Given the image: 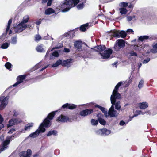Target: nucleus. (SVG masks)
<instances>
[{"mask_svg":"<svg viewBox=\"0 0 157 157\" xmlns=\"http://www.w3.org/2000/svg\"><path fill=\"white\" fill-rule=\"evenodd\" d=\"M56 111H54L50 113L47 116V117L46 118L40 125L39 127V129L36 130L34 132L30 134L29 137L32 138H35L36 137L40 132H43L45 130V129L44 127H48L50 123V121L48 119L50 120L52 119L54 115H55V112Z\"/></svg>","mask_w":157,"mask_h":157,"instance_id":"obj_1","label":"nucleus"},{"mask_svg":"<svg viewBox=\"0 0 157 157\" xmlns=\"http://www.w3.org/2000/svg\"><path fill=\"white\" fill-rule=\"evenodd\" d=\"M79 0H66L59 6V9L63 13L68 11L79 2Z\"/></svg>","mask_w":157,"mask_h":157,"instance_id":"obj_2","label":"nucleus"},{"mask_svg":"<svg viewBox=\"0 0 157 157\" xmlns=\"http://www.w3.org/2000/svg\"><path fill=\"white\" fill-rule=\"evenodd\" d=\"M95 48L98 49L97 51L100 52L99 54L103 59L109 58L112 53V50L111 49L105 50L106 47L105 45H100Z\"/></svg>","mask_w":157,"mask_h":157,"instance_id":"obj_3","label":"nucleus"},{"mask_svg":"<svg viewBox=\"0 0 157 157\" xmlns=\"http://www.w3.org/2000/svg\"><path fill=\"white\" fill-rule=\"evenodd\" d=\"M29 18L28 15L25 16L21 22L18 24L14 27V31L16 33H19L24 30L28 25L26 23L28 22Z\"/></svg>","mask_w":157,"mask_h":157,"instance_id":"obj_4","label":"nucleus"},{"mask_svg":"<svg viewBox=\"0 0 157 157\" xmlns=\"http://www.w3.org/2000/svg\"><path fill=\"white\" fill-rule=\"evenodd\" d=\"M82 42L80 40L76 41L74 42V46L78 51H79L80 50L82 52H83L85 54H86L87 53H89L88 50V47L86 43H85L86 47L84 48L83 49H82Z\"/></svg>","mask_w":157,"mask_h":157,"instance_id":"obj_5","label":"nucleus"},{"mask_svg":"<svg viewBox=\"0 0 157 157\" xmlns=\"http://www.w3.org/2000/svg\"><path fill=\"white\" fill-rule=\"evenodd\" d=\"M122 83L121 82H119L115 86L114 89L112 94L111 96V99L112 102L113 101V100L115 97L117 98H121V96L120 94L117 92L118 90L119 87L121 85Z\"/></svg>","mask_w":157,"mask_h":157,"instance_id":"obj_6","label":"nucleus"},{"mask_svg":"<svg viewBox=\"0 0 157 157\" xmlns=\"http://www.w3.org/2000/svg\"><path fill=\"white\" fill-rule=\"evenodd\" d=\"M110 35L114 37H121L122 38H124L126 36V33L124 31H117V30L111 31L109 33Z\"/></svg>","mask_w":157,"mask_h":157,"instance_id":"obj_7","label":"nucleus"},{"mask_svg":"<svg viewBox=\"0 0 157 157\" xmlns=\"http://www.w3.org/2000/svg\"><path fill=\"white\" fill-rule=\"evenodd\" d=\"M9 98V96L5 97L2 95L0 97V101L1 102L0 105V110L3 109L6 107L8 104Z\"/></svg>","mask_w":157,"mask_h":157,"instance_id":"obj_8","label":"nucleus"},{"mask_svg":"<svg viewBox=\"0 0 157 157\" xmlns=\"http://www.w3.org/2000/svg\"><path fill=\"white\" fill-rule=\"evenodd\" d=\"M119 113L114 109L113 105H112L111 107L109 109L108 112L107 113L106 117H107L109 116L111 117H114L117 116Z\"/></svg>","mask_w":157,"mask_h":157,"instance_id":"obj_9","label":"nucleus"},{"mask_svg":"<svg viewBox=\"0 0 157 157\" xmlns=\"http://www.w3.org/2000/svg\"><path fill=\"white\" fill-rule=\"evenodd\" d=\"M12 137L7 136L6 140L3 142L2 147L0 149V153L8 148L7 145L9 144Z\"/></svg>","mask_w":157,"mask_h":157,"instance_id":"obj_10","label":"nucleus"},{"mask_svg":"<svg viewBox=\"0 0 157 157\" xmlns=\"http://www.w3.org/2000/svg\"><path fill=\"white\" fill-rule=\"evenodd\" d=\"M21 122V120L19 119L13 118L9 121L8 124H7V127H9L12 126L15 124H17Z\"/></svg>","mask_w":157,"mask_h":157,"instance_id":"obj_11","label":"nucleus"},{"mask_svg":"<svg viewBox=\"0 0 157 157\" xmlns=\"http://www.w3.org/2000/svg\"><path fill=\"white\" fill-rule=\"evenodd\" d=\"M117 44H116L114 45V48L117 51H119V48L117 47V46L121 48H123L125 46L124 41L122 39L118 40L117 41Z\"/></svg>","mask_w":157,"mask_h":157,"instance_id":"obj_12","label":"nucleus"},{"mask_svg":"<svg viewBox=\"0 0 157 157\" xmlns=\"http://www.w3.org/2000/svg\"><path fill=\"white\" fill-rule=\"evenodd\" d=\"M25 77L26 76L25 75L18 76L17 78V82L13 85V86H16L19 84L22 83L25 79Z\"/></svg>","mask_w":157,"mask_h":157,"instance_id":"obj_13","label":"nucleus"},{"mask_svg":"<svg viewBox=\"0 0 157 157\" xmlns=\"http://www.w3.org/2000/svg\"><path fill=\"white\" fill-rule=\"evenodd\" d=\"M114 98L113 100V101L112 102L111 99H110L112 105H114L115 106V109L118 110L120 111L121 108V105H120V102L119 101L116 102V100L120 99V98H117L116 97Z\"/></svg>","mask_w":157,"mask_h":157,"instance_id":"obj_14","label":"nucleus"},{"mask_svg":"<svg viewBox=\"0 0 157 157\" xmlns=\"http://www.w3.org/2000/svg\"><path fill=\"white\" fill-rule=\"evenodd\" d=\"M93 112V110L90 109H86L81 111L79 115L82 117H85L89 115Z\"/></svg>","mask_w":157,"mask_h":157,"instance_id":"obj_15","label":"nucleus"},{"mask_svg":"<svg viewBox=\"0 0 157 157\" xmlns=\"http://www.w3.org/2000/svg\"><path fill=\"white\" fill-rule=\"evenodd\" d=\"M32 154V151L30 149H28L26 151H22L19 153L20 157H30Z\"/></svg>","mask_w":157,"mask_h":157,"instance_id":"obj_16","label":"nucleus"},{"mask_svg":"<svg viewBox=\"0 0 157 157\" xmlns=\"http://www.w3.org/2000/svg\"><path fill=\"white\" fill-rule=\"evenodd\" d=\"M57 121H60L62 122L71 121L66 116L61 115L59 116L57 120Z\"/></svg>","mask_w":157,"mask_h":157,"instance_id":"obj_17","label":"nucleus"},{"mask_svg":"<svg viewBox=\"0 0 157 157\" xmlns=\"http://www.w3.org/2000/svg\"><path fill=\"white\" fill-rule=\"evenodd\" d=\"M76 107V105L74 104L66 103L63 105L62 108H67L69 109H72Z\"/></svg>","mask_w":157,"mask_h":157,"instance_id":"obj_18","label":"nucleus"},{"mask_svg":"<svg viewBox=\"0 0 157 157\" xmlns=\"http://www.w3.org/2000/svg\"><path fill=\"white\" fill-rule=\"evenodd\" d=\"M72 60L71 59H67L62 61V66H63L69 67L71 66L72 63Z\"/></svg>","mask_w":157,"mask_h":157,"instance_id":"obj_19","label":"nucleus"},{"mask_svg":"<svg viewBox=\"0 0 157 157\" xmlns=\"http://www.w3.org/2000/svg\"><path fill=\"white\" fill-rule=\"evenodd\" d=\"M138 106L140 109H144L148 107V105L147 103L146 102H143L139 103Z\"/></svg>","mask_w":157,"mask_h":157,"instance_id":"obj_20","label":"nucleus"},{"mask_svg":"<svg viewBox=\"0 0 157 157\" xmlns=\"http://www.w3.org/2000/svg\"><path fill=\"white\" fill-rule=\"evenodd\" d=\"M55 11L53 9L51 8H48L45 11V14L47 15H49L54 13Z\"/></svg>","mask_w":157,"mask_h":157,"instance_id":"obj_21","label":"nucleus"},{"mask_svg":"<svg viewBox=\"0 0 157 157\" xmlns=\"http://www.w3.org/2000/svg\"><path fill=\"white\" fill-rule=\"evenodd\" d=\"M86 2V0H79V2H82V3L77 6V8L79 10L82 9L84 6V4Z\"/></svg>","mask_w":157,"mask_h":157,"instance_id":"obj_22","label":"nucleus"},{"mask_svg":"<svg viewBox=\"0 0 157 157\" xmlns=\"http://www.w3.org/2000/svg\"><path fill=\"white\" fill-rule=\"evenodd\" d=\"M89 24V23H87L82 25L80 28V30L83 32L85 31L87 29H88Z\"/></svg>","mask_w":157,"mask_h":157,"instance_id":"obj_23","label":"nucleus"},{"mask_svg":"<svg viewBox=\"0 0 157 157\" xmlns=\"http://www.w3.org/2000/svg\"><path fill=\"white\" fill-rule=\"evenodd\" d=\"M36 51L38 52H44L45 51V50L43 48V46L42 45H38V46H37L36 47Z\"/></svg>","mask_w":157,"mask_h":157,"instance_id":"obj_24","label":"nucleus"},{"mask_svg":"<svg viewBox=\"0 0 157 157\" xmlns=\"http://www.w3.org/2000/svg\"><path fill=\"white\" fill-rule=\"evenodd\" d=\"M96 107L98 108L100 110H101L102 112L104 113L105 116H106L107 115V111L106 109H105L104 107H101L99 105H97L95 106Z\"/></svg>","mask_w":157,"mask_h":157,"instance_id":"obj_25","label":"nucleus"},{"mask_svg":"<svg viewBox=\"0 0 157 157\" xmlns=\"http://www.w3.org/2000/svg\"><path fill=\"white\" fill-rule=\"evenodd\" d=\"M58 45H59V46H58V45L57 46L55 47V48H53L51 50H48V51L47 52L46 55H45V57H46L48 56V55L49 54V52L51 51H52L54 49H59L61 48H62L63 46V45L62 44H58Z\"/></svg>","mask_w":157,"mask_h":157,"instance_id":"obj_26","label":"nucleus"},{"mask_svg":"<svg viewBox=\"0 0 157 157\" xmlns=\"http://www.w3.org/2000/svg\"><path fill=\"white\" fill-rule=\"evenodd\" d=\"M62 61L60 59H59L55 63H54L52 66V67H57L60 65H62Z\"/></svg>","mask_w":157,"mask_h":157,"instance_id":"obj_27","label":"nucleus"},{"mask_svg":"<svg viewBox=\"0 0 157 157\" xmlns=\"http://www.w3.org/2000/svg\"><path fill=\"white\" fill-rule=\"evenodd\" d=\"M152 46V48L151 49V52L153 53H157V43H154Z\"/></svg>","mask_w":157,"mask_h":157,"instance_id":"obj_28","label":"nucleus"},{"mask_svg":"<svg viewBox=\"0 0 157 157\" xmlns=\"http://www.w3.org/2000/svg\"><path fill=\"white\" fill-rule=\"evenodd\" d=\"M134 49L136 51L141 52L143 48L140 45L139 46L138 44H135L134 46Z\"/></svg>","mask_w":157,"mask_h":157,"instance_id":"obj_29","label":"nucleus"},{"mask_svg":"<svg viewBox=\"0 0 157 157\" xmlns=\"http://www.w3.org/2000/svg\"><path fill=\"white\" fill-rule=\"evenodd\" d=\"M102 132V136H105L109 134L111 131L106 128H103Z\"/></svg>","mask_w":157,"mask_h":157,"instance_id":"obj_30","label":"nucleus"},{"mask_svg":"<svg viewBox=\"0 0 157 157\" xmlns=\"http://www.w3.org/2000/svg\"><path fill=\"white\" fill-rule=\"evenodd\" d=\"M33 123H31L27 124L25 126V130L26 131H29L31 128L33 126Z\"/></svg>","mask_w":157,"mask_h":157,"instance_id":"obj_31","label":"nucleus"},{"mask_svg":"<svg viewBox=\"0 0 157 157\" xmlns=\"http://www.w3.org/2000/svg\"><path fill=\"white\" fill-rule=\"evenodd\" d=\"M149 39V37L147 36H142L139 37L138 39L141 41H145Z\"/></svg>","mask_w":157,"mask_h":157,"instance_id":"obj_32","label":"nucleus"},{"mask_svg":"<svg viewBox=\"0 0 157 157\" xmlns=\"http://www.w3.org/2000/svg\"><path fill=\"white\" fill-rule=\"evenodd\" d=\"M4 119L2 117V115L0 114V130L3 128L4 126L3 124L2 123Z\"/></svg>","mask_w":157,"mask_h":157,"instance_id":"obj_33","label":"nucleus"},{"mask_svg":"<svg viewBox=\"0 0 157 157\" xmlns=\"http://www.w3.org/2000/svg\"><path fill=\"white\" fill-rule=\"evenodd\" d=\"M57 132L55 130L50 131L47 134V136H49L52 135H56L57 134Z\"/></svg>","mask_w":157,"mask_h":157,"instance_id":"obj_34","label":"nucleus"},{"mask_svg":"<svg viewBox=\"0 0 157 157\" xmlns=\"http://www.w3.org/2000/svg\"><path fill=\"white\" fill-rule=\"evenodd\" d=\"M102 132L103 129H101L95 130V132L97 135L102 136Z\"/></svg>","mask_w":157,"mask_h":157,"instance_id":"obj_35","label":"nucleus"},{"mask_svg":"<svg viewBox=\"0 0 157 157\" xmlns=\"http://www.w3.org/2000/svg\"><path fill=\"white\" fill-rule=\"evenodd\" d=\"M98 121L100 124L101 125H104L106 124V121L103 119L99 117L98 119Z\"/></svg>","mask_w":157,"mask_h":157,"instance_id":"obj_36","label":"nucleus"},{"mask_svg":"<svg viewBox=\"0 0 157 157\" xmlns=\"http://www.w3.org/2000/svg\"><path fill=\"white\" fill-rule=\"evenodd\" d=\"M48 2L47 3V6H50L51 5L52 3V0H42V3H45Z\"/></svg>","mask_w":157,"mask_h":157,"instance_id":"obj_37","label":"nucleus"},{"mask_svg":"<svg viewBox=\"0 0 157 157\" xmlns=\"http://www.w3.org/2000/svg\"><path fill=\"white\" fill-rule=\"evenodd\" d=\"M17 38L16 36L12 37L11 38V43L13 44H16L17 43Z\"/></svg>","mask_w":157,"mask_h":157,"instance_id":"obj_38","label":"nucleus"},{"mask_svg":"<svg viewBox=\"0 0 157 157\" xmlns=\"http://www.w3.org/2000/svg\"><path fill=\"white\" fill-rule=\"evenodd\" d=\"M120 12L121 14H125L126 13L127 10L124 8H120L119 9Z\"/></svg>","mask_w":157,"mask_h":157,"instance_id":"obj_39","label":"nucleus"},{"mask_svg":"<svg viewBox=\"0 0 157 157\" xmlns=\"http://www.w3.org/2000/svg\"><path fill=\"white\" fill-rule=\"evenodd\" d=\"M91 123L92 125H97L98 123V121L97 120L92 119L91 120Z\"/></svg>","mask_w":157,"mask_h":157,"instance_id":"obj_40","label":"nucleus"},{"mask_svg":"<svg viewBox=\"0 0 157 157\" xmlns=\"http://www.w3.org/2000/svg\"><path fill=\"white\" fill-rule=\"evenodd\" d=\"M9 46V44L7 43H5L2 44L1 48L3 49H6L8 48Z\"/></svg>","mask_w":157,"mask_h":157,"instance_id":"obj_41","label":"nucleus"},{"mask_svg":"<svg viewBox=\"0 0 157 157\" xmlns=\"http://www.w3.org/2000/svg\"><path fill=\"white\" fill-rule=\"evenodd\" d=\"M12 21L11 19H10L8 22V25L7 27L6 28V33H7V32L9 30V29L10 28V25L12 23Z\"/></svg>","mask_w":157,"mask_h":157,"instance_id":"obj_42","label":"nucleus"},{"mask_svg":"<svg viewBox=\"0 0 157 157\" xmlns=\"http://www.w3.org/2000/svg\"><path fill=\"white\" fill-rule=\"evenodd\" d=\"M5 67L7 69H9L10 70H10V69L11 68V67H12V65L10 63H9V62L6 63L5 64Z\"/></svg>","mask_w":157,"mask_h":157,"instance_id":"obj_43","label":"nucleus"},{"mask_svg":"<svg viewBox=\"0 0 157 157\" xmlns=\"http://www.w3.org/2000/svg\"><path fill=\"white\" fill-rule=\"evenodd\" d=\"M144 81L143 80L141 79L140 81L139 82L138 85V87L139 89L142 88L143 86Z\"/></svg>","mask_w":157,"mask_h":157,"instance_id":"obj_44","label":"nucleus"},{"mask_svg":"<svg viewBox=\"0 0 157 157\" xmlns=\"http://www.w3.org/2000/svg\"><path fill=\"white\" fill-rule=\"evenodd\" d=\"M41 39V37L39 35H37L35 37V40L36 41H38Z\"/></svg>","mask_w":157,"mask_h":157,"instance_id":"obj_45","label":"nucleus"},{"mask_svg":"<svg viewBox=\"0 0 157 157\" xmlns=\"http://www.w3.org/2000/svg\"><path fill=\"white\" fill-rule=\"evenodd\" d=\"M13 113L14 116H17L20 114V111L18 110H14Z\"/></svg>","mask_w":157,"mask_h":157,"instance_id":"obj_46","label":"nucleus"},{"mask_svg":"<svg viewBox=\"0 0 157 157\" xmlns=\"http://www.w3.org/2000/svg\"><path fill=\"white\" fill-rule=\"evenodd\" d=\"M135 18V16L134 15L132 16H128L127 17V20L128 21H131L133 18Z\"/></svg>","mask_w":157,"mask_h":157,"instance_id":"obj_47","label":"nucleus"},{"mask_svg":"<svg viewBox=\"0 0 157 157\" xmlns=\"http://www.w3.org/2000/svg\"><path fill=\"white\" fill-rule=\"evenodd\" d=\"M52 55L56 57H58L59 56V54L57 51H54L52 53Z\"/></svg>","mask_w":157,"mask_h":157,"instance_id":"obj_48","label":"nucleus"},{"mask_svg":"<svg viewBox=\"0 0 157 157\" xmlns=\"http://www.w3.org/2000/svg\"><path fill=\"white\" fill-rule=\"evenodd\" d=\"M120 5L121 6L126 7L128 6V3L122 2L121 3Z\"/></svg>","mask_w":157,"mask_h":157,"instance_id":"obj_49","label":"nucleus"},{"mask_svg":"<svg viewBox=\"0 0 157 157\" xmlns=\"http://www.w3.org/2000/svg\"><path fill=\"white\" fill-rule=\"evenodd\" d=\"M150 58H147L143 61V64H146L150 61Z\"/></svg>","mask_w":157,"mask_h":157,"instance_id":"obj_50","label":"nucleus"},{"mask_svg":"<svg viewBox=\"0 0 157 157\" xmlns=\"http://www.w3.org/2000/svg\"><path fill=\"white\" fill-rule=\"evenodd\" d=\"M130 54L131 56H137V54L136 53L134 52L133 51L131 52L130 53Z\"/></svg>","mask_w":157,"mask_h":157,"instance_id":"obj_51","label":"nucleus"},{"mask_svg":"<svg viewBox=\"0 0 157 157\" xmlns=\"http://www.w3.org/2000/svg\"><path fill=\"white\" fill-rule=\"evenodd\" d=\"M125 122L123 121V120H121L119 124L121 126H123L125 124Z\"/></svg>","mask_w":157,"mask_h":157,"instance_id":"obj_52","label":"nucleus"},{"mask_svg":"<svg viewBox=\"0 0 157 157\" xmlns=\"http://www.w3.org/2000/svg\"><path fill=\"white\" fill-rule=\"evenodd\" d=\"M47 35L48 36H44V39L45 40H51V38H50V36H48V34Z\"/></svg>","mask_w":157,"mask_h":157,"instance_id":"obj_53","label":"nucleus"},{"mask_svg":"<svg viewBox=\"0 0 157 157\" xmlns=\"http://www.w3.org/2000/svg\"><path fill=\"white\" fill-rule=\"evenodd\" d=\"M15 131V130L14 129H12L10 130L8 132L9 133H12L14 131Z\"/></svg>","mask_w":157,"mask_h":157,"instance_id":"obj_54","label":"nucleus"},{"mask_svg":"<svg viewBox=\"0 0 157 157\" xmlns=\"http://www.w3.org/2000/svg\"><path fill=\"white\" fill-rule=\"evenodd\" d=\"M145 114L147 115H150L151 114V112L150 110L147 111L145 112Z\"/></svg>","mask_w":157,"mask_h":157,"instance_id":"obj_55","label":"nucleus"},{"mask_svg":"<svg viewBox=\"0 0 157 157\" xmlns=\"http://www.w3.org/2000/svg\"><path fill=\"white\" fill-rule=\"evenodd\" d=\"M4 136L3 135H2L1 136H0V140L1 141H3L4 140Z\"/></svg>","mask_w":157,"mask_h":157,"instance_id":"obj_56","label":"nucleus"},{"mask_svg":"<svg viewBox=\"0 0 157 157\" xmlns=\"http://www.w3.org/2000/svg\"><path fill=\"white\" fill-rule=\"evenodd\" d=\"M135 113H137L138 115L140 114L141 113V110H137L135 112Z\"/></svg>","mask_w":157,"mask_h":157,"instance_id":"obj_57","label":"nucleus"},{"mask_svg":"<svg viewBox=\"0 0 157 157\" xmlns=\"http://www.w3.org/2000/svg\"><path fill=\"white\" fill-rule=\"evenodd\" d=\"M127 32H129V33H132L133 32V30L132 29H128L127 30Z\"/></svg>","mask_w":157,"mask_h":157,"instance_id":"obj_58","label":"nucleus"},{"mask_svg":"<svg viewBox=\"0 0 157 157\" xmlns=\"http://www.w3.org/2000/svg\"><path fill=\"white\" fill-rule=\"evenodd\" d=\"M64 51L66 52H68L70 51L69 49L66 48H64Z\"/></svg>","mask_w":157,"mask_h":157,"instance_id":"obj_59","label":"nucleus"},{"mask_svg":"<svg viewBox=\"0 0 157 157\" xmlns=\"http://www.w3.org/2000/svg\"><path fill=\"white\" fill-rule=\"evenodd\" d=\"M25 131H26V130H25V128H24V129H22L19 132V133H25Z\"/></svg>","mask_w":157,"mask_h":157,"instance_id":"obj_60","label":"nucleus"},{"mask_svg":"<svg viewBox=\"0 0 157 157\" xmlns=\"http://www.w3.org/2000/svg\"><path fill=\"white\" fill-rule=\"evenodd\" d=\"M133 4H132L131 3H130V5L128 6V7L129 8H133Z\"/></svg>","mask_w":157,"mask_h":157,"instance_id":"obj_61","label":"nucleus"},{"mask_svg":"<svg viewBox=\"0 0 157 157\" xmlns=\"http://www.w3.org/2000/svg\"><path fill=\"white\" fill-rule=\"evenodd\" d=\"M70 35V34H69V33H66L65 34H64V36L67 37V36H69Z\"/></svg>","mask_w":157,"mask_h":157,"instance_id":"obj_62","label":"nucleus"},{"mask_svg":"<svg viewBox=\"0 0 157 157\" xmlns=\"http://www.w3.org/2000/svg\"><path fill=\"white\" fill-rule=\"evenodd\" d=\"M40 23H41L40 21H38L36 22V25H40Z\"/></svg>","mask_w":157,"mask_h":157,"instance_id":"obj_63","label":"nucleus"},{"mask_svg":"<svg viewBox=\"0 0 157 157\" xmlns=\"http://www.w3.org/2000/svg\"><path fill=\"white\" fill-rule=\"evenodd\" d=\"M142 66V63H139L138 64V69H139V68L141 67Z\"/></svg>","mask_w":157,"mask_h":157,"instance_id":"obj_64","label":"nucleus"}]
</instances>
